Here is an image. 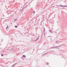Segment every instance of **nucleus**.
I'll list each match as a JSON object with an SVG mask.
<instances>
[{"label":"nucleus","mask_w":67,"mask_h":67,"mask_svg":"<svg viewBox=\"0 0 67 67\" xmlns=\"http://www.w3.org/2000/svg\"><path fill=\"white\" fill-rule=\"evenodd\" d=\"M60 7H67V5H66V6H63V5H60Z\"/></svg>","instance_id":"f257e3e1"},{"label":"nucleus","mask_w":67,"mask_h":67,"mask_svg":"<svg viewBox=\"0 0 67 67\" xmlns=\"http://www.w3.org/2000/svg\"><path fill=\"white\" fill-rule=\"evenodd\" d=\"M40 37L39 36H38V37L37 38L36 40H35V41H37L38 40V39Z\"/></svg>","instance_id":"f03ea898"},{"label":"nucleus","mask_w":67,"mask_h":67,"mask_svg":"<svg viewBox=\"0 0 67 67\" xmlns=\"http://www.w3.org/2000/svg\"><path fill=\"white\" fill-rule=\"evenodd\" d=\"M59 46H58L57 47H53L51 48H57V47H59Z\"/></svg>","instance_id":"7ed1b4c3"},{"label":"nucleus","mask_w":67,"mask_h":67,"mask_svg":"<svg viewBox=\"0 0 67 67\" xmlns=\"http://www.w3.org/2000/svg\"><path fill=\"white\" fill-rule=\"evenodd\" d=\"M49 32H50L51 33H53V31L51 30H49Z\"/></svg>","instance_id":"20e7f679"},{"label":"nucleus","mask_w":67,"mask_h":67,"mask_svg":"<svg viewBox=\"0 0 67 67\" xmlns=\"http://www.w3.org/2000/svg\"><path fill=\"white\" fill-rule=\"evenodd\" d=\"M23 57H24V58H25L26 57V56H25V55H23Z\"/></svg>","instance_id":"39448f33"},{"label":"nucleus","mask_w":67,"mask_h":67,"mask_svg":"<svg viewBox=\"0 0 67 67\" xmlns=\"http://www.w3.org/2000/svg\"><path fill=\"white\" fill-rule=\"evenodd\" d=\"M14 65H15V64H14L13 65L12 67H14Z\"/></svg>","instance_id":"423d86ee"},{"label":"nucleus","mask_w":67,"mask_h":67,"mask_svg":"<svg viewBox=\"0 0 67 67\" xmlns=\"http://www.w3.org/2000/svg\"><path fill=\"white\" fill-rule=\"evenodd\" d=\"M7 28H9V26H8V25H7V27H6V29H7Z\"/></svg>","instance_id":"0eeeda50"},{"label":"nucleus","mask_w":67,"mask_h":67,"mask_svg":"<svg viewBox=\"0 0 67 67\" xmlns=\"http://www.w3.org/2000/svg\"><path fill=\"white\" fill-rule=\"evenodd\" d=\"M15 27H18V26L16 25L15 26Z\"/></svg>","instance_id":"6e6552de"},{"label":"nucleus","mask_w":67,"mask_h":67,"mask_svg":"<svg viewBox=\"0 0 67 67\" xmlns=\"http://www.w3.org/2000/svg\"><path fill=\"white\" fill-rule=\"evenodd\" d=\"M17 20V19H16L14 20V21H16Z\"/></svg>","instance_id":"1a4fd4ad"},{"label":"nucleus","mask_w":67,"mask_h":67,"mask_svg":"<svg viewBox=\"0 0 67 67\" xmlns=\"http://www.w3.org/2000/svg\"><path fill=\"white\" fill-rule=\"evenodd\" d=\"M1 55L2 56H3V54H1Z\"/></svg>","instance_id":"9d476101"},{"label":"nucleus","mask_w":67,"mask_h":67,"mask_svg":"<svg viewBox=\"0 0 67 67\" xmlns=\"http://www.w3.org/2000/svg\"><path fill=\"white\" fill-rule=\"evenodd\" d=\"M33 13H34H34H35V11H33Z\"/></svg>","instance_id":"9b49d317"},{"label":"nucleus","mask_w":67,"mask_h":67,"mask_svg":"<svg viewBox=\"0 0 67 67\" xmlns=\"http://www.w3.org/2000/svg\"><path fill=\"white\" fill-rule=\"evenodd\" d=\"M48 63H47L46 64V65H48Z\"/></svg>","instance_id":"f8f14e48"},{"label":"nucleus","mask_w":67,"mask_h":67,"mask_svg":"<svg viewBox=\"0 0 67 67\" xmlns=\"http://www.w3.org/2000/svg\"><path fill=\"white\" fill-rule=\"evenodd\" d=\"M44 31H45V29H44Z\"/></svg>","instance_id":"ddd939ff"},{"label":"nucleus","mask_w":67,"mask_h":67,"mask_svg":"<svg viewBox=\"0 0 67 67\" xmlns=\"http://www.w3.org/2000/svg\"><path fill=\"white\" fill-rule=\"evenodd\" d=\"M24 8H25V7H24Z\"/></svg>","instance_id":"4468645a"},{"label":"nucleus","mask_w":67,"mask_h":67,"mask_svg":"<svg viewBox=\"0 0 67 67\" xmlns=\"http://www.w3.org/2000/svg\"><path fill=\"white\" fill-rule=\"evenodd\" d=\"M56 42H57V41H56Z\"/></svg>","instance_id":"2eb2a0df"},{"label":"nucleus","mask_w":67,"mask_h":67,"mask_svg":"<svg viewBox=\"0 0 67 67\" xmlns=\"http://www.w3.org/2000/svg\"><path fill=\"white\" fill-rule=\"evenodd\" d=\"M45 29V28H44V29Z\"/></svg>","instance_id":"dca6fc26"}]
</instances>
